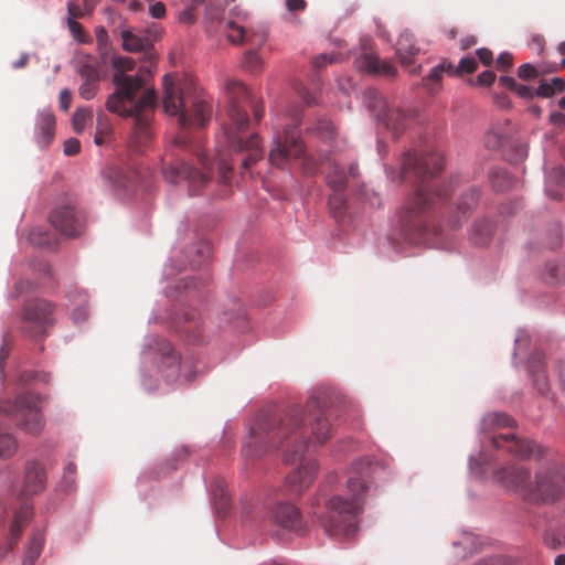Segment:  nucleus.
<instances>
[{
    "mask_svg": "<svg viewBox=\"0 0 565 565\" xmlns=\"http://www.w3.org/2000/svg\"><path fill=\"white\" fill-rule=\"evenodd\" d=\"M0 415L9 417L18 428L31 436H39L45 427L41 398L33 392H23L14 398L1 399Z\"/></svg>",
    "mask_w": 565,
    "mask_h": 565,
    "instance_id": "obj_7",
    "label": "nucleus"
},
{
    "mask_svg": "<svg viewBox=\"0 0 565 565\" xmlns=\"http://www.w3.org/2000/svg\"><path fill=\"white\" fill-rule=\"evenodd\" d=\"M163 109L170 116H177L181 127L204 126L210 120L212 108L201 98L191 97L185 84L179 83L170 74L162 78Z\"/></svg>",
    "mask_w": 565,
    "mask_h": 565,
    "instance_id": "obj_6",
    "label": "nucleus"
},
{
    "mask_svg": "<svg viewBox=\"0 0 565 565\" xmlns=\"http://www.w3.org/2000/svg\"><path fill=\"white\" fill-rule=\"evenodd\" d=\"M157 350L162 356V365L164 367L163 372H166V376L168 379L177 377L180 371V355L164 339L159 340Z\"/></svg>",
    "mask_w": 565,
    "mask_h": 565,
    "instance_id": "obj_26",
    "label": "nucleus"
},
{
    "mask_svg": "<svg viewBox=\"0 0 565 565\" xmlns=\"http://www.w3.org/2000/svg\"><path fill=\"white\" fill-rule=\"evenodd\" d=\"M72 104V92L68 88H64L60 93V107L62 110L67 111Z\"/></svg>",
    "mask_w": 565,
    "mask_h": 565,
    "instance_id": "obj_56",
    "label": "nucleus"
},
{
    "mask_svg": "<svg viewBox=\"0 0 565 565\" xmlns=\"http://www.w3.org/2000/svg\"><path fill=\"white\" fill-rule=\"evenodd\" d=\"M227 97L230 124L224 127L222 138L230 151L247 152V156L242 160V168L247 170L263 158V148L258 135L254 134L248 139L241 136L249 125L246 109L250 107L255 120L259 121L264 116V106L252 97L244 84L236 81L227 83Z\"/></svg>",
    "mask_w": 565,
    "mask_h": 565,
    "instance_id": "obj_4",
    "label": "nucleus"
},
{
    "mask_svg": "<svg viewBox=\"0 0 565 565\" xmlns=\"http://www.w3.org/2000/svg\"><path fill=\"white\" fill-rule=\"evenodd\" d=\"M306 6L305 0H286V7L289 11H303Z\"/></svg>",
    "mask_w": 565,
    "mask_h": 565,
    "instance_id": "obj_61",
    "label": "nucleus"
},
{
    "mask_svg": "<svg viewBox=\"0 0 565 565\" xmlns=\"http://www.w3.org/2000/svg\"><path fill=\"white\" fill-rule=\"evenodd\" d=\"M54 321V306L50 301L31 299L23 305L22 330L29 337L44 335Z\"/></svg>",
    "mask_w": 565,
    "mask_h": 565,
    "instance_id": "obj_12",
    "label": "nucleus"
},
{
    "mask_svg": "<svg viewBox=\"0 0 565 565\" xmlns=\"http://www.w3.org/2000/svg\"><path fill=\"white\" fill-rule=\"evenodd\" d=\"M447 72V63L444 62L437 66H435L428 74V76L425 78V85L429 89H434V85L439 84L443 77V73Z\"/></svg>",
    "mask_w": 565,
    "mask_h": 565,
    "instance_id": "obj_42",
    "label": "nucleus"
},
{
    "mask_svg": "<svg viewBox=\"0 0 565 565\" xmlns=\"http://www.w3.org/2000/svg\"><path fill=\"white\" fill-rule=\"evenodd\" d=\"M236 17L238 21H234L231 19L224 20L220 22L221 32L225 35V38L235 45L238 44H249L250 46H262L265 43V36L263 34H254L249 33L239 21L245 20L247 13L245 12H236Z\"/></svg>",
    "mask_w": 565,
    "mask_h": 565,
    "instance_id": "obj_15",
    "label": "nucleus"
},
{
    "mask_svg": "<svg viewBox=\"0 0 565 565\" xmlns=\"http://www.w3.org/2000/svg\"><path fill=\"white\" fill-rule=\"evenodd\" d=\"M478 67V63L475 57L467 56L462 57L459 62L458 66L452 65L451 63H447V73L449 75H459L461 73L471 74Z\"/></svg>",
    "mask_w": 565,
    "mask_h": 565,
    "instance_id": "obj_36",
    "label": "nucleus"
},
{
    "mask_svg": "<svg viewBox=\"0 0 565 565\" xmlns=\"http://www.w3.org/2000/svg\"><path fill=\"white\" fill-rule=\"evenodd\" d=\"M273 521L281 527L299 530L301 518L298 509L289 503H279L271 513Z\"/></svg>",
    "mask_w": 565,
    "mask_h": 565,
    "instance_id": "obj_22",
    "label": "nucleus"
},
{
    "mask_svg": "<svg viewBox=\"0 0 565 565\" xmlns=\"http://www.w3.org/2000/svg\"><path fill=\"white\" fill-rule=\"evenodd\" d=\"M477 55L480 62L486 66H490L493 62V54L489 49L481 47L477 50Z\"/></svg>",
    "mask_w": 565,
    "mask_h": 565,
    "instance_id": "obj_59",
    "label": "nucleus"
},
{
    "mask_svg": "<svg viewBox=\"0 0 565 565\" xmlns=\"http://www.w3.org/2000/svg\"><path fill=\"white\" fill-rule=\"evenodd\" d=\"M343 192L344 191H333V194L329 198L330 210L337 218L341 217L345 210L347 201Z\"/></svg>",
    "mask_w": 565,
    "mask_h": 565,
    "instance_id": "obj_41",
    "label": "nucleus"
},
{
    "mask_svg": "<svg viewBox=\"0 0 565 565\" xmlns=\"http://www.w3.org/2000/svg\"><path fill=\"white\" fill-rule=\"evenodd\" d=\"M204 0H182L183 9L179 11L177 19L180 23L192 25L198 20V8Z\"/></svg>",
    "mask_w": 565,
    "mask_h": 565,
    "instance_id": "obj_30",
    "label": "nucleus"
},
{
    "mask_svg": "<svg viewBox=\"0 0 565 565\" xmlns=\"http://www.w3.org/2000/svg\"><path fill=\"white\" fill-rule=\"evenodd\" d=\"M78 74L82 79V84L78 88L79 96L85 100L93 99L99 89V67L94 64L84 63L78 68Z\"/></svg>",
    "mask_w": 565,
    "mask_h": 565,
    "instance_id": "obj_18",
    "label": "nucleus"
},
{
    "mask_svg": "<svg viewBox=\"0 0 565 565\" xmlns=\"http://www.w3.org/2000/svg\"><path fill=\"white\" fill-rule=\"evenodd\" d=\"M326 180L332 191H344L347 188V175L338 163L329 164Z\"/></svg>",
    "mask_w": 565,
    "mask_h": 565,
    "instance_id": "obj_31",
    "label": "nucleus"
},
{
    "mask_svg": "<svg viewBox=\"0 0 565 565\" xmlns=\"http://www.w3.org/2000/svg\"><path fill=\"white\" fill-rule=\"evenodd\" d=\"M81 150V142L78 139L70 138L64 142V153L66 156H75Z\"/></svg>",
    "mask_w": 565,
    "mask_h": 565,
    "instance_id": "obj_52",
    "label": "nucleus"
},
{
    "mask_svg": "<svg viewBox=\"0 0 565 565\" xmlns=\"http://www.w3.org/2000/svg\"><path fill=\"white\" fill-rule=\"evenodd\" d=\"M386 475L385 465L379 460L363 459L355 462L347 482L352 498L333 495L327 501L324 512L319 515L326 533L331 536L354 534L365 493L374 481L384 480Z\"/></svg>",
    "mask_w": 565,
    "mask_h": 565,
    "instance_id": "obj_3",
    "label": "nucleus"
},
{
    "mask_svg": "<svg viewBox=\"0 0 565 565\" xmlns=\"http://www.w3.org/2000/svg\"><path fill=\"white\" fill-rule=\"evenodd\" d=\"M111 65L115 68L113 82L115 92L107 98L106 108L109 111H124L125 104L138 102L137 93L145 86V78L140 74L129 75L136 66L131 57L114 55Z\"/></svg>",
    "mask_w": 565,
    "mask_h": 565,
    "instance_id": "obj_9",
    "label": "nucleus"
},
{
    "mask_svg": "<svg viewBox=\"0 0 565 565\" xmlns=\"http://www.w3.org/2000/svg\"><path fill=\"white\" fill-rule=\"evenodd\" d=\"M28 239L32 245L35 246L54 248L56 245L53 236L50 233L43 231L42 228H33L30 232Z\"/></svg>",
    "mask_w": 565,
    "mask_h": 565,
    "instance_id": "obj_34",
    "label": "nucleus"
},
{
    "mask_svg": "<svg viewBox=\"0 0 565 565\" xmlns=\"http://www.w3.org/2000/svg\"><path fill=\"white\" fill-rule=\"evenodd\" d=\"M513 63V56L510 53H502L497 58V66L502 70L507 71L512 66Z\"/></svg>",
    "mask_w": 565,
    "mask_h": 565,
    "instance_id": "obj_57",
    "label": "nucleus"
},
{
    "mask_svg": "<svg viewBox=\"0 0 565 565\" xmlns=\"http://www.w3.org/2000/svg\"><path fill=\"white\" fill-rule=\"evenodd\" d=\"M67 12H68V19H73V20H76L84 15V12H83L81 6L75 1H68Z\"/></svg>",
    "mask_w": 565,
    "mask_h": 565,
    "instance_id": "obj_58",
    "label": "nucleus"
},
{
    "mask_svg": "<svg viewBox=\"0 0 565 565\" xmlns=\"http://www.w3.org/2000/svg\"><path fill=\"white\" fill-rule=\"evenodd\" d=\"M540 75V71L532 64H522L518 70V76L523 81L536 78Z\"/></svg>",
    "mask_w": 565,
    "mask_h": 565,
    "instance_id": "obj_48",
    "label": "nucleus"
},
{
    "mask_svg": "<svg viewBox=\"0 0 565 565\" xmlns=\"http://www.w3.org/2000/svg\"><path fill=\"white\" fill-rule=\"evenodd\" d=\"M18 441L10 433L0 431V457L9 458L15 454Z\"/></svg>",
    "mask_w": 565,
    "mask_h": 565,
    "instance_id": "obj_38",
    "label": "nucleus"
},
{
    "mask_svg": "<svg viewBox=\"0 0 565 565\" xmlns=\"http://www.w3.org/2000/svg\"><path fill=\"white\" fill-rule=\"evenodd\" d=\"M315 130L321 138L327 140H330L335 134L333 124L327 118L319 119L316 124Z\"/></svg>",
    "mask_w": 565,
    "mask_h": 565,
    "instance_id": "obj_44",
    "label": "nucleus"
},
{
    "mask_svg": "<svg viewBox=\"0 0 565 565\" xmlns=\"http://www.w3.org/2000/svg\"><path fill=\"white\" fill-rule=\"evenodd\" d=\"M444 168V158L436 151H407L403 156L399 181L414 174L419 180L414 193L406 200L398 213L401 235L411 244H419L429 232L426 213L443 203L450 195L448 184L439 185L428 181Z\"/></svg>",
    "mask_w": 565,
    "mask_h": 565,
    "instance_id": "obj_2",
    "label": "nucleus"
},
{
    "mask_svg": "<svg viewBox=\"0 0 565 565\" xmlns=\"http://www.w3.org/2000/svg\"><path fill=\"white\" fill-rule=\"evenodd\" d=\"M107 177L118 188H127L129 177L120 168H110Z\"/></svg>",
    "mask_w": 565,
    "mask_h": 565,
    "instance_id": "obj_46",
    "label": "nucleus"
},
{
    "mask_svg": "<svg viewBox=\"0 0 565 565\" xmlns=\"http://www.w3.org/2000/svg\"><path fill=\"white\" fill-rule=\"evenodd\" d=\"M96 42L100 51H106L109 44L108 32L104 26H98L95 30Z\"/></svg>",
    "mask_w": 565,
    "mask_h": 565,
    "instance_id": "obj_50",
    "label": "nucleus"
},
{
    "mask_svg": "<svg viewBox=\"0 0 565 565\" xmlns=\"http://www.w3.org/2000/svg\"><path fill=\"white\" fill-rule=\"evenodd\" d=\"M93 120V111L88 107H78L72 117V126L75 132L82 134L87 125Z\"/></svg>",
    "mask_w": 565,
    "mask_h": 565,
    "instance_id": "obj_33",
    "label": "nucleus"
},
{
    "mask_svg": "<svg viewBox=\"0 0 565 565\" xmlns=\"http://www.w3.org/2000/svg\"><path fill=\"white\" fill-rule=\"evenodd\" d=\"M547 182L561 185L565 182V170L562 167H554L547 173Z\"/></svg>",
    "mask_w": 565,
    "mask_h": 565,
    "instance_id": "obj_49",
    "label": "nucleus"
},
{
    "mask_svg": "<svg viewBox=\"0 0 565 565\" xmlns=\"http://www.w3.org/2000/svg\"><path fill=\"white\" fill-rule=\"evenodd\" d=\"M478 84L490 86L495 81V74L492 71H484L478 75Z\"/></svg>",
    "mask_w": 565,
    "mask_h": 565,
    "instance_id": "obj_60",
    "label": "nucleus"
},
{
    "mask_svg": "<svg viewBox=\"0 0 565 565\" xmlns=\"http://www.w3.org/2000/svg\"><path fill=\"white\" fill-rule=\"evenodd\" d=\"M75 475H76V466L73 462H70L63 473L61 486L65 491H72L75 489Z\"/></svg>",
    "mask_w": 565,
    "mask_h": 565,
    "instance_id": "obj_43",
    "label": "nucleus"
},
{
    "mask_svg": "<svg viewBox=\"0 0 565 565\" xmlns=\"http://www.w3.org/2000/svg\"><path fill=\"white\" fill-rule=\"evenodd\" d=\"M490 179L492 188L495 191H505L510 189L512 184V180L509 177L508 172L503 169H493L490 172Z\"/></svg>",
    "mask_w": 565,
    "mask_h": 565,
    "instance_id": "obj_37",
    "label": "nucleus"
},
{
    "mask_svg": "<svg viewBox=\"0 0 565 565\" xmlns=\"http://www.w3.org/2000/svg\"><path fill=\"white\" fill-rule=\"evenodd\" d=\"M484 425L491 428L512 427L514 420L504 413H491L484 417Z\"/></svg>",
    "mask_w": 565,
    "mask_h": 565,
    "instance_id": "obj_39",
    "label": "nucleus"
},
{
    "mask_svg": "<svg viewBox=\"0 0 565 565\" xmlns=\"http://www.w3.org/2000/svg\"><path fill=\"white\" fill-rule=\"evenodd\" d=\"M298 122L284 129L282 135H277L274 139L273 148L269 152V162L271 166L284 169L292 160L299 159L305 154V147L299 138L297 130Z\"/></svg>",
    "mask_w": 565,
    "mask_h": 565,
    "instance_id": "obj_13",
    "label": "nucleus"
},
{
    "mask_svg": "<svg viewBox=\"0 0 565 565\" xmlns=\"http://www.w3.org/2000/svg\"><path fill=\"white\" fill-rule=\"evenodd\" d=\"M492 445L497 449H505L519 458H527L534 450V444L526 439H519L514 434H501L492 437Z\"/></svg>",
    "mask_w": 565,
    "mask_h": 565,
    "instance_id": "obj_17",
    "label": "nucleus"
},
{
    "mask_svg": "<svg viewBox=\"0 0 565 565\" xmlns=\"http://www.w3.org/2000/svg\"><path fill=\"white\" fill-rule=\"evenodd\" d=\"M364 102L376 120L382 122L394 135L405 131L408 124L415 117V113L412 109L388 106L384 96L374 88L365 90Z\"/></svg>",
    "mask_w": 565,
    "mask_h": 565,
    "instance_id": "obj_11",
    "label": "nucleus"
},
{
    "mask_svg": "<svg viewBox=\"0 0 565 565\" xmlns=\"http://www.w3.org/2000/svg\"><path fill=\"white\" fill-rule=\"evenodd\" d=\"M156 102V92L147 89L138 102L125 104L124 111H113L124 117L135 118V127L128 141L129 148L135 152H142L150 142V120Z\"/></svg>",
    "mask_w": 565,
    "mask_h": 565,
    "instance_id": "obj_10",
    "label": "nucleus"
},
{
    "mask_svg": "<svg viewBox=\"0 0 565 565\" xmlns=\"http://www.w3.org/2000/svg\"><path fill=\"white\" fill-rule=\"evenodd\" d=\"M111 137L113 124L110 118L105 113L100 111L97 114L94 142L97 146H105L111 141Z\"/></svg>",
    "mask_w": 565,
    "mask_h": 565,
    "instance_id": "obj_28",
    "label": "nucleus"
},
{
    "mask_svg": "<svg viewBox=\"0 0 565 565\" xmlns=\"http://www.w3.org/2000/svg\"><path fill=\"white\" fill-rule=\"evenodd\" d=\"M356 67L374 75L394 76L396 68L393 64L381 61L371 53H365L356 60Z\"/></svg>",
    "mask_w": 565,
    "mask_h": 565,
    "instance_id": "obj_23",
    "label": "nucleus"
},
{
    "mask_svg": "<svg viewBox=\"0 0 565 565\" xmlns=\"http://www.w3.org/2000/svg\"><path fill=\"white\" fill-rule=\"evenodd\" d=\"M46 475L43 467L36 461L25 463L23 479V495L38 494L45 488Z\"/></svg>",
    "mask_w": 565,
    "mask_h": 565,
    "instance_id": "obj_19",
    "label": "nucleus"
},
{
    "mask_svg": "<svg viewBox=\"0 0 565 565\" xmlns=\"http://www.w3.org/2000/svg\"><path fill=\"white\" fill-rule=\"evenodd\" d=\"M514 92L524 99H531L534 96H537L536 89L523 84H518Z\"/></svg>",
    "mask_w": 565,
    "mask_h": 565,
    "instance_id": "obj_55",
    "label": "nucleus"
},
{
    "mask_svg": "<svg viewBox=\"0 0 565 565\" xmlns=\"http://www.w3.org/2000/svg\"><path fill=\"white\" fill-rule=\"evenodd\" d=\"M492 236V225L488 221H480L473 224L470 239L476 245H487Z\"/></svg>",
    "mask_w": 565,
    "mask_h": 565,
    "instance_id": "obj_32",
    "label": "nucleus"
},
{
    "mask_svg": "<svg viewBox=\"0 0 565 565\" xmlns=\"http://www.w3.org/2000/svg\"><path fill=\"white\" fill-rule=\"evenodd\" d=\"M244 66L250 72H256L262 67V60L257 52L254 50H248L245 52Z\"/></svg>",
    "mask_w": 565,
    "mask_h": 565,
    "instance_id": "obj_47",
    "label": "nucleus"
},
{
    "mask_svg": "<svg viewBox=\"0 0 565 565\" xmlns=\"http://www.w3.org/2000/svg\"><path fill=\"white\" fill-rule=\"evenodd\" d=\"M161 36V31L153 26L145 31H136L134 29L122 30L120 38L122 41V49L126 52L138 53L142 52L149 57H152L151 49L156 40Z\"/></svg>",
    "mask_w": 565,
    "mask_h": 565,
    "instance_id": "obj_16",
    "label": "nucleus"
},
{
    "mask_svg": "<svg viewBox=\"0 0 565 565\" xmlns=\"http://www.w3.org/2000/svg\"><path fill=\"white\" fill-rule=\"evenodd\" d=\"M73 320L75 323H82L88 318V308L86 305H81L73 311Z\"/></svg>",
    "mask_w": 565,
    "mask_h": 565,
    "instance_id": "obj_54",
    "label": "nucleus"
},
{
    "mask_svg": "<svg viewBox=\"0 0 565 565\" xmlns=\"http://www.w3.org/2000/svg\"><path fill=\"white\" fill-rule=\"evenodd\" d=\"M330 412L317 396L300 408L292 406L280 414L260 413L243 446L245 457L254 459L270 449L282 448L286 463H299L286 481L291 494H300L315 480L318 466L311 458L316 445L326 443L333 433Z\"/></svg>",
    "mask_w": 565,
    "mask_h": 565,
    "instance_id": "obj_1",
    "label": "nucleus"
},
{
    "mask_svg": "<svg viewBox=\"0 0 565 565\" xmlns=\"http://www.w3.org/2000/svg\"><path fill=\"white\" fill-rule=\"evenodd\" d=\"M476 43H477V38L475 35H468L460 40V49L467 50V49L473 46Z\"/></svg>",
    "mask_w": 565,
    "mask_h": 565,
    "instance_id": "obj_64",
    "label": "nucleus"
},
{
    "mask_svg": "<svg viewBox=\"0 0 565 565\" xmlns=\"http://www.w3.org/2000/svg\"><path fill=\"white\" fill-rule=\"evenodd\" d=\"M479 199L480 192L477 188H470L465 192L457 203L456 214L448 220V225L451 228L460 227L468 218L472 209L478 204Z\"/></svg>",
    "mask_w": 565,
    "mask_h": 565,
    "instance_id": "obj_20",
    "label": "nucleus"
},
{
    "mask_svg": "<svg viewBox=\"0 0 565 565\" xmlns=\"http://www.w3.org/2000/svg\"><path fill=\"white\" fill-rule=\"evenodd\" d=\"M35 138L40 148L47 147L55 135V117L50 111H43L39 115L35 124Z\"/></svg>",
    "mask_w": 565,
    "mask_h": 565,
    "instance_id": "obj_24",
    "label": "nucleus"
},
{
    "mask_svg": "<svg viewBox=\"0 0 565 565\" xmlns=\"http://www.w3.org/2000/svg\"><path fill=\"white\" fill-rule=\"evenodd\" d=\"M174 145L180 149L192 151L185 136H178L174 139ZM193 152L201 164V170L190 167L183 159H175L162 168V173L170 183L177 184L182 180L186 181L190 193L196 194L211 181L213 166L204 153L194 150Z\"/></svg>",
    "mask_w": 565,
    "mask_h": 565,
    "instance_id": "obj_8",
    "label": "nucleus"
},
{
    "mask_svg": "<svg viewBox=\"0 0 565 565\" xmlns=\"http://www.w3.org/2000/svg\"><path fill=\"white\" fill-rule=\"evenodd\" d=\"M166 13H167L166 4L161 1L154 2L149 6V14L153 19H162L166 17Z\"/></svg>",
    "mask_w": 565,
    "mask_h": 565,
    "instance_id": "obj_51",
    "label": "nucleus"
},
{
    "mask_svg": "<svg viewBox=\"0 0 565 565\" xmlns=\"http://www.w3.org/2000/svg\"><path fill=\"white\" fill-rule=\"evenodd\" d=\"M499 82L501 85H503L504 87H507L508 89L513 90V92L518 85L516 81L510 76H501Z\"/></svg>",
    "mask_w": 565,
    "mask_h": 565,
    "instance_id": "obj_63",
    "label": "nucleus"
},
{
    "mask_svg": "<svg viewBox=\"0 0 565 565\" xmlns=\"http://www.w3.org/2000/svg\"><path fill=\"white\" fill-rule=\"evenodd\" d=\"M67 25L74 38L81 42H84V31L82 24L78 23L76 20L67 19Z\"/></svg>",
    "mask_w": 565,
    "mask_h": 565,
    "instance_id": "obj_53",
    "label": "nucleus"
},
{
    "mask_svg": "<svg viewBox=\"0 0 565 565\" xmlns=\"http://www.w3.org/2000/svg\"><path fill=\"white\" fill-rule=\"evenodd\" d=\"M43 543H44L43 534L41 532L33 533V535L28 544V547H26V551H25V554H24V557L22 561V565H34L35 561L39 558V556L42 553Z\"/></svg>",
    "mask_w": 565,
    "mask_h": 565,
    "instance_id": "obj_29",
    "label": "nucleus"
},
{
    "mask_svg": "<svg viewBox=\"0 0 565 565\" xmlns=\"http://www.w3.org/2000/svg\"><path fill=\"white\" fill-rule=\"evenodd\" d=\"M501 484L532 504H554L565 498V471L553 467L535 472L523 466H508L495 473Z\"/></svg>",
    "mask_w": 565,
    "mask_h": 565,
    "instance_id": "obj_5",
    "label": "nucleus"
},
{
    "mask_svg": "<svg viewBox=\"0 0 565 565\" xmlns=\"http://www.w3.org/2000/svg\"><path fill=\"white\" fill-rule=\"evenodd\" d=\"M33 515V507L29 502H22L20 509L15 512L13 521L10 526V541L8 546L3 550L0 548V559L6 553L11 551L18 543V540L22 533L23 527L29 523Z\"/></svg>",
    "mask_w": 565,
    "mask_h": 565,
    "instance_id": "obj_21",
    "label": "nucleus"
},
{
    "mask_svg": "<svg viewBox=\"0 0 565 565\" xmlns=\"http://www.w3.org/2000/svg\"><path fill=\"white\" fill-rule=\"evenodd\" d=\"M565 88V82L561 77H554L551 82H541L536 88V95L541 97H551L555 93Z\"/></svg>",
    "mask_w": 565,
    "mask_h": 565,
    "instance_id": "obj_35",
    "label": "nucleus"
},
{
    "mask_svg": "<svg viewBox=\"0 0 565 565\" xmlns=\"http://www.w3.org/2000/svg\"><path fill=\"white\" fill-rule=\"evenodd\" d=\"M195 256L189 259L190 265L193 268L201 267L210 258L211 248L207 243H200L193 247Z\"/></svg>",
    "mask_w": 565,
    "mask_h": 565,
    "instance_id": "obj_40",
    "label": "nucleus"
},
{
    "mask_svg": "<svg viewBox=\"0 0 565 565\" xmlns=\"http://www.w3.org/2000/svg\"><path fill=\"white\" fill-rule=\"evenodd\" d=\"M529 370L537 392L542 395H545L548 392L550 384L545 374L544 355L542 353L535 352L531 356L529 362Z\"/></svg>",
    "mask_w": 565,
    "mask_h": 565,
    "instance_id": "obj_25",
    "label": "nucleus"
},
{
    "mask_svg": "<svg viewBox=\"0 0 565 565\" xmlns=\"http://www.w3.org/2000/svg\"><path fill=\"white\" fill-rule=\"evenodd\" d=\"M52 226L66 237H78L85 230L84 212L73 201L58 203L50 214Z\"/></svg>",
    "mask_w": 565,
    "mask_h": 565,
    "instance_id": "obj_14",
    "label": "nucleus"
},
{
    "mask_svg": "<svg viewBox=\"0 0 565 565\" xmlns=\"http://www.w3.org/2000/svg\"><path fill=\"white\" fill-rule=\"evenodd\" d=\"M396 52L404 65L413 63V57L419 52L414 43V36L412 33L403 32L396 43Z\"/></svg>",
    "mask_w": 565,
    "mask_h": 565,
    "instance_id": "obj_27",
    "label": "nucleus"
},
{
    "mask_svg": "<svg viewBox=\"0 0 565 565\" xmlns=\"http://www.w3.org/2000/svg\"><path fill=\"white\" fill-rule=\"evenodd\" d=\"M217 162L222 182H228L232 172V162L227 159V156L221 151H217Z\"/></svg>",
    "mask_w": 565,
    "mask_h": 565,
    "instance_id": "obj_45",
    "label": "nucleus"
},
{
    "mask_svg": "<svg viewBox=\"0 0 565 565\" xmlns=\"http://www.w3.org/2000/svg\"><path fill=\"white\" fill-rule=\"evenodd\" d=\"M303 169L306 173L315 174L318 171V164L313 159L306 157L303 162Z\"/></svg>",
    "mask_w": 565,
    "mask_h": 565,
    "instance_id": "obj_62",
    "label": "nucleus"
}]
</instances>
